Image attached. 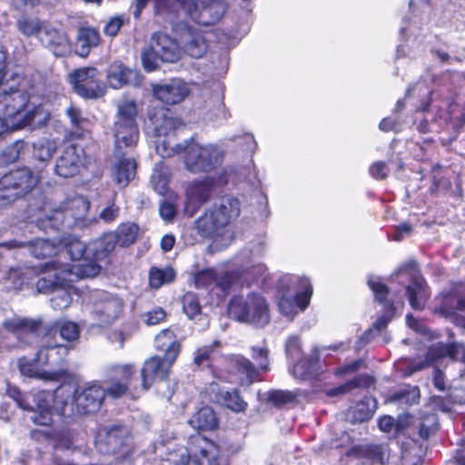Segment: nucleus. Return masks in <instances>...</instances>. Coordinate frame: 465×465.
<instances>
[{
  "mask_svg": "<svg viewBox=\"0 0 465 465\" xmlns=\"http://www.w3.org/2000/svg\"><path fill=\"white\" fill-rule=\"evenodd\" d=\"M154 347L156 351H163V356L153 355L143 361L140 371L141 388L143 391H147L156 382L169 380L171 369L182 351V344L171 328L158 332L154 338Z\"/></svg>",
  "mask_w": 465,
  "mask_h": 465,
  "instance_id": "1",
  "label": "nucleus"
},
{
  "mask_svg": "<svg viewBox=\"0 0 465 465\" xmlns=\"http://www.w3.org/2000/svg\"><path fill=\"white\" fill-rule=\"evenodd\" d=\"M241 213V203L235 197L224 196L219 204H213L195 222L198 234L205 239L217 241L227 232L228 225Z\"/></svg>",
  "mask_w": 465,
  "mask_h": 465,
  "instance_id": "2",
  "label": "nucleus"
},
{
  "mask_svg": "<svg viewBox=\"0 0 465 465\" xmlns=\"http://www.w3.org/2000/svg\"><path fill=\"white\" fill-rule=\"evenodd\" d=\"M137 116L138 106L134 100L124 101L118 106L113 126L115 156H124V149L136 147L140 135Z\"/></svg>",
  "mask_w": 465,
  "mask_h": 465,
  "instance_id": "3",
  "label": "nucleus"
},
{
  "mask_svg": "<svg viewBox=\"0 0 465 465\" xmlns=\"http://www.w3.org/2000/svg\"><path fill=\"white\" fill-rule=\"evenodd\" d=\"M89 207L90 203L81 195L66 198L49 214L38 219L37 225L45 232L71 228L85 217Z\"/></svg>",
  "mask_w": 465,
  "mask_h": 465,
  "instance_id": "4",
  "label": "nucleus"
},
{
  "mask_svg": "<svg viewBox=\"0 0 465 465\" xmlns=\"http://www.w3.org/2000/svg\"><path fill=\"white\" fill-rule=\"evenodd\" d=\"M177 153H184V163L193 173H208L219 165L224 159L223 152L216 145L202 146L197 143L184 141L174 148Z\"/></svg>",
  "mask_w": 465,
  "mask_h": 465,
  "instance_id": "5",
  "label": "nucleus"
},
{
  "mask_svg": "<svg viewBox=\"0 0 465 465\" xmlns=\"http://www.w3.org/2000/svg\"><path fill=\"white\" fill-rule=\"evenodd\" d=\"M40 176L28 167H19L0 177V207L7 206L31 193L39 183Z\"/></svg>",
  "mask_w": 465,
  "mask_h": 465,
  "instance_id": "6",
  "label": "nucleus"
},
{
  "mask_svg": "<svg viewBox=\"0 0 465 465\" xmlns=\"http://www.w3.org/2000/svg\"><path fill=\"white\" fill-rule=\"evenodd\" d=\"M186 450L176 465H228L220 461V446L201 433L189 437Z\"/></svg>",
  "mask_w": 465,
  "mask_h": 465,
  "instance_id": "7",
  "label": "nucleus"
},
{
  "mask_svg": "<svg viewBox=\"0 0 465 465\" xmlns=\"http://www.w3.org/2000/svg\"><path fill=\"white\" fill-rule=\"evenodd\" d=\"M74 93L85 100L103 97L106 91L102 74L96 67L84 66L74 69L68 75Z\"/></svg>",
  "mask_w": 465,
  "mask_h": 465,
  "instance_id": "8",
  "label": "nucleus"
},
{
  "mask_svg": "<svg viewBox=\"0 0 465 465\" xmlns=\"http://www.w3.org/2000/svg\"><path fill=\"white\" fill-rule=\"evenodd\" d=\"M137 369L134 363L114 364L107 368L104 383L110 398L120 399L136 390Z\"/></svg>",
  "mask_w": 465,
  "mask_h": 465,
  "instance_id": "9",
  "label": "nucleus"
},
{
  "mask_svg": "<svg viewBox=\"0 0 465 465\" xmlns=\"http://www.w3.org/2000/svg\"><path fill=\"white\" fill-rule=\"evenodd\" d=\"M107 391L99 381H90L78 386L73 394V404L77 413L91 415L97 413L103 406Z\"/></svg>",
  "mask_w": 465,
  "mask_h": 465,
  "instance_id": "10",
  "label": "nucleus"
},
{
  "mask_svg": "<svg viewBox=\"0 0 465 465\" xmlns=\"http://www.w3.org/2000/svg\"><path fill=\"white\" fill-rule=\"evenodd\" d=\"M130 435V430L125 425L103 426L97 430L95 446L104 454L115 455L127 446Z\"/></svg>",
  "mask_w": 465,
  "mask_h": 465,
  "instance_id": "11",
  "label": "nucleus"
},
{
  "mask_svg": "<svg viewBox=\"0 0 465 465\" xmlns=\"http://www.w3.org/2000/svg\"><path fill=\"white\" fill-rule=\"evenodd\" d=\"M172 112L165 106H150L147 110V121L156 137L166 136L170 133L185 125L181 118L171 115Z\"/></svg>",
  "mask_w": 465,
  "mask_h": 465,
  "instance_id": "12",
  "label": "nucleus"
},
{
  "mask_svg": "<svg viewBox=\"0 0 465 465\" xmlns=\"http://www.w3.org/2000/svg\"><path fill=\"white\" fill-rule=\"evenodd\" d=\"M226 372L231 378H235L241 386H250L258 381L260 371L254 363L241 354H233L228 357Z\"/></svg>",
  "mask_w": 465,
  "mask_h": 465,
  "instance_id": "13",
  "label": "nucleus"
},
{
  "mask_svg": "<svg viewBox=\"0 0 465 465\" xmlns=\"http://www.w3.org/2000/svg\"><path fill=\"white\" fill-rule=\"evenodd\" d=\"M179 37L184 52L193 58L202 57L207 51V41L203 31L187 22L179 25Z\"/></svg>",
  "mask_w": 465,
  "mask_h": 465,
  "instance_id": "14",
  "label": "nucleus"
},
{
  "mask_svg": "<svg viewBox=\"0 0 465 465\" xmlns=\"http://www.w3.org/2000/svg\"><path fill=\"white\" fill-rule=\"evenodd\" d=\"M152 93L155 99L165 105H174L182 103L190 94V90L183 82L172 80L169 84H152Z\"/></svg>",
  "mask_w": 465,
  "mask_h": 465,
  "instance_id": "15",
  "label": "nucleus"
},
{
  "mask_svg": "<svg viewBox=\"0 0 465 465\" xmlns=\"http://www.w3.org/2000/svg\"><path fill=\"white\" fill-rule=\"evenodd\" d=\"M82 163L78 146L71 143L64 147L61 155L56 160L54 171L60 177H74L79 173Z\"/></svg>",
  "mask_w": 465,
  "mask_h": 465,
  "instance_id": "16",
  "label": "nucleus"
},
{
  "mask_svg": "<svg viewBox=\"0 0 465 465\" xmlns=\"http://www.w3.org/2000/svg\"><path fill=\"white\" fill-rule=\"evenodd\" d=\"M213 402L235 414H244L249 408L238 388H218L213 394Z\"/></svg>",
  "mask_w": 465,
  "mask_h": 465,
  "instance_id": "17",
  "label": "nucleus"
},
{
  "mask_svg": "<svg viewBox=\"0 0 465 465\" xmlns=\"http://www.w3.org/2000/svg\"><path fill=\"white\" fill-rule=\"evenodd\" d=\"M39 38L55 56L63 57L70 54V40L64 32L51 26H44Z\"/></svg>",
  "mask_w": 465,
  "mask_h": 465,
  "instance_id": "18",
  "label": "nucleus"
},
{
  "mask_svg": "<svg viewBox=\"0 0 465 465\" xmlns=\"http://www.w3.org/2000/svg\"><path fill=\"white\" fill-rule=\"evenodd\" d=\"M377 408L378 402L376 398L371 395H364L348 409L351 423L361 424L371 420Z\"/></svg>",
  "mask_w": 465,
  "mask_h": 465,
  "instance_id": "19",
  "label": "nucleus"
},
{
  "mask_svg": "<svg viewBox=\"0 0 465 465\" xmlns=\"http://www.w3.org/2000/svg\"><path fill=\"white\" fill-rule=\"evenodd\" d=\"M101 43L100 33L97 29L89 26H81L75 39V54L81 57H87L91 50Z\"/></svg>",
  "mask_w": 465,
  "mask_h": 465,
  "instance_id": "20",
  "label": "nucleus"
},
{
  "mask_svg": "<svg viewBox=\"0 0 465 465\" xmlns=\"http://www.w3.org/2000/svg\"><path fill=\"white\" fill-rule=\"evenodd\" d=\"M349 457L366 460L371 464H384L385 452L381 444H357L346 452Z\"/></svg>",
  "mask_w": 465,
  "mask_h": 465,
  "instance_id": "21",
  "label": "nucleus"
},
{
  "mask_svg": "<svg viewBox=\"0 0 465 465\" xmlns=\"http://www.w3.org/2000/svg\"><path fill=\"white\" fill-rule=\"evenodd\" d=\"M4 328L13 333H25L34 335H45V330L48 326H45L40 319L22 318L18 320H7L3 323Z\"/></svg>",
  "mask_w": 465,
  "mask_h": 465,
  "instance_id": "22",
  "label": "nucleus"
},
{
  "mask_svg": "<svg viewBox=\"0 0 465 465\" xmlns=\"http://www.w3.org/2000/svg\"><path fill=\"white\" fill-rule=\"evenodd\" d=\"M63 263L57 261L52 260L38 267L37 273L54 272V279L41 277L37 280L35 285L37 291L42 293H49L54 292L60 284L57 282L59 279V272L63 271Z\"/></svg>",
  "mask_w": 465,
  "mask_h": 465,
  "instance_id": "23",
  "label": "nucleus"
},
{
  "mask_svg": "<svg viewBox=\"0 0 465 465\" xmlns=\"http://www.w3.org/2000/svg\"><path fill=\"white\" fill-rule=\"evenodd\" d=\"M189 424L203 431H213L219 428L220 420L215 411L208 405L201 407L189 420Z\"/></svg>",
  "mask_w": 465,
  "mask_h": 465,
  "instance_id": "24",
  "label": "nucleus"
},
{
  "mask_svg": "<svg viewBox=\"0 0 465 465\" xmlns=\"http://www.w3.org/2000/svg\"><path fill=\"white\" fill-rule=\"evenodd\" d=\"M158 57L166 62H174L178 58L174 52L156 43L155 46L144 50L142 54V63L146 72H153L158 67Z\"/></svg>",
  "mask_w": 465,
  "mask_h": 465,
  "instance_id": "25",
  "label": "nucleus"
},
{
  "mask_svg": "<svg viewBox=\"0 0 465 465\" xmlns=\"http://www.w3.org/2000/svg\"><path fill=\"white\" fill-rule=\"evenodd\" d=\"M70 120L71 131L70 136L75 139H83L91 134L92 123L83 115L80 108L71 104L65 111Z\"/></svg>",
  "mask_w": 465,
  "mask_h": 465,
  "instance_id": "26",
  "label": "nucleus"
},
{
  "mask_svg": "<svg viewBox=\"0 0 465 465\" xmlns=\"http://www.w3.org/2000/svg\"><path fill=\"white\" fill-rule=\"evenodd\" d=\"M136 72L130 69L121 61H114L107 69L106 78L110 86L119 89L132 82V77Z\"/></svg>",
  "mask_w": 465,
  "mask_h": 465,
  "instance_id": "27",
  "label": "nucleus"
},
{
  "mask_svg": "<svg viewBox=\"0 0 465 465\" xmlns=\"http://www.w3.org/2000/svg\"><path fill=\"white\" fill-rule=\"evenodd\" d=\"M51 114L42 104L34 105L32 109L23 113L22 116L14 123V127L21 129L26 126H44L50 121Z\"/></svg>",
  "mask_w": 465,
  "mask_h": 465,
  "instance_id": "28",
  "label": "nucleus"
},
{
  "mask_svg": "<svg viewBox=\"0 0 465 465\" xmlns=\"http://www.w3.org/2000/svg\"><path fill=\"white\" fill-rule=\"evenodd\" d=\"M456 312H465V297L456 298V295L448 292L441 295L439 304L433 309V312L448 319Z\"/></svg>",
  "mask_w": 465,
  "mask_h": 465,
  "instance_id": "29",
  "label": "nucleus"
},
{
  "mask_svg": "<svg viewBox=\"0 0 465 465\" xmlns=\"http://www.w3.org/2000/svg\"><path fill=\"white\" fill-rule=\"evenodd\" d=\"M119 160L114 166V180L116 184L122 187L128 185L136 173V162L134 158L116 156Z\"/></svg>",
  "mask_w": 465,
  "mask_h": 465,
  "instance_id": "30",
  "label": "nucleus"
},
{
  "mask_svg": "<svg viewBox=\"0 0 465 465\" xmlns=\"http://www.w3.org/2000/svg\"><path fill=\"white\" fill-rule=\"evenodd\" d=\"M30 253L36 259H47L58 255L61 252V244L49 239L37 238L27 243Z\"/></svg>",
  "mask_w": 465,
  "mask_h": 465,
  "instance_id": "31",
  "label": "nucleus"
},
{
  "mask_svg": "<svg viewBox=\"0 0 465 465\" xmlns=\"http://www.w3.org/2000/svg\"><path fill=\"white\" fill-rule=\"evenodd\" d=\"M420 389L418 386L411 384H404L401 388L389 393L384 402L385 403H401L407 406L417 404L420 401Z\"/></svg>",
  "mask_w": 465,
  "mask_h": 465,
  "instance_id": "32",
  "label": "nucleus"
},
{
  "mask_svg": "<svg viewBox=\"0 0 465 465\" xmlns=\"http://www.w3.org/2000/svg\"><path fill=\"white\" fill-rule=\"evenodd\" d=\"M367 284L374 294L375 301L383 305L384 312L394 314L396 307L392 300L388 299L391 292L390 288L382 282L380 278H371L367 281Z\"/></svg>",
  "mask_w": 465,
  "mask_h": 465,
  "instance_id": "33",
  "label": "nucleus"
},
{
  "mask_svg": "<svg viewBox=\"0 0 465 465\" xmlns=\"http://www.w3.org/2000/svg\"><path fill=\"white\" fill-rule=\"evenodd\" d=\"M465 355V350L460 344L452 341L449 343L438 342L430 346V356L432 360L450 358L458 361Z\"/></svg>",
  "mask_w": 465,
  "mask_h": 465,
  "instance_id": "34",
  "label": "nucleus"
},
{
  "mask_svg": "<svg viewBox=\"0 0 465 465\" xmlns=\"http://www.w3.org/2000/svg\"><path fill=\"white\" fill-rule=\"evenodd\" d=\"M175 279L176 272L170 265H167L164 268L152 266L149 270V286L153 290H158L164 284L173 283Z\"/></svg>",
  "mask_w": 465,
  "mask_h": 465,
  "instance_id": "35",
  "label": "nucleus"
},
{
  "mask_svg": "<svg viewBox=\"0 0 465 465\" xmlns=\"http://www.w3.org/2000/svg\"><path fill=\"white\" fill-rule=\"evenodd\" d=\"M213 186L212 181L202 180L194 182L189 188V202L195 207H200L210 199Z\"/></svg>",
  "mask_w": 465,
  "mask_h": 465,
  "instance_id": "36",
  "label": "nucleus"
},
{
  "mask_svg": "<svg viewBox=\"0 0 465 465\" xmlns=\"http://www.w3.org/2000/svg\"><path fill=\"white\" fill-rule=\"evenodd\" d=\"M292 375L302 381L312 380L318 376V360L304 356L292 366Z\"/></svg>",
  "mask_w": 465,
  "mask_h": 465,
  "instance_id": "37",
  "label": "nucleus"
},
{
  "mask_svg": "<svg viewBox=\"0 0 465 465\" xmlns=\"http://www.w3.org/2000/svg\"><path fill=\"white\" fill-rule=\"evenodd\" d=\"M139 226L131 222L120 223L113 232L117 239L118 245L122 248H126L134 244L139 234Z\"/></svg>",
  "mask_w": 465,
  "mask_h": 465,
  "instance_id": "38",
  "label": "nucleus"
},
{
  "mask_svg": "<svg viewBox=\"0 0 465 465\" xmlns=\"http://www.w3.org/2000/svg\"><path fill=\"white\" fill-rule=\"evenodd\" d=\"M53 331H59V334L65 341H74L80 337V329L77 323L70 321H55L45 330V336Z\"/></svg>",
  "mask_w": 465,
  "mask_h": 465,
  "instance_id": "39",
  "label": "nucleus"
},
{
  "mask_svg": "<svg viewBox=\"0 0 465 465\" xmlns=\"http://www.w3.org/2000/svg\"><path fill=\"white\" fill-rule=\"evenodd\" d=\"M59 244H61L60 253L65 252L72 261L81 260L86 252L85 243L73 235L63 237Z\"/></svg>",
  "mask_w": 465,
  "mask_h": 465,
  "instance_id": "40",
  "label": "nucleus"
},
{
  "mask_svg": "<svg viewBox=\"0 0 465 465\" xmlns=\"http://www.w3.org/2000/svg\"><path fill=\"white\" fill-rule=\"evenodd\" d=\"M118 245L117 239L113 232L103 233L95 242L94 257L97 261L106 259Z\"/></svg>",
  "mask_w": 465,
  "mask_h": 465,
  "instance_id": "41",
  "label": "nucleus"
},
{
  "mask_svg": "<svg viewBox=\"0 0 465 465\" xmlns=\"http://www.w3.org/2000/svg\"><path fill=\"white\" fill-rule=\"evenodd\" d=\"M426 286L425 279H420L410 282L406 288V296L409 303L413 310L421 311L424 308L425 300L422 299L424 288Z\"/></svg>",
  "mask_w": 465,
  "mask_h": 465,
  "instance_id": "42",
  "label": "nucleus"
},
{
  "mask_svg": "<svg viewBox=\"0 0 465 465\" xmlns=\"http://www.w3.org/2000/svg\"><path fill=\"white\" fill-rule=\"evenodd\" d=\"M299 395L298 391L271 390L267 392V401L276 409H283L295 403Z\"/></svg>",
  "mask_w": 465,
  "mask_h": 465,
  "instance_id": "43",
  "label": "nucleus"
},
{
  "mask_svg": "<svg viewBox=\"0 0 465 465\" xmlns=\"http://www.w3.org/2000/svg\"><path fill=\"white\" fill-rule=\"evenodd\" d=\"M180 302L183 312L188 319L193 320L202 314V305L197 293L188 291L181 296Z\"/></svg>",
  "mask_w": 465,
  "mask_h": 465,
  "instance_id": "44",
  "label": "nucleus"
},
{
  "mask_svg": "<svg viewBox=\"0 0 465 465\" xmlns=\"http://www.w3.org/2000/svg\"><path fill=\"white\" fill-rule=\"evenodd\" d=\"M25 146V141L20 139L5 147V149L0 152V169L16 163Z\"/></svg>",
  "mask_w": 465,
  "mask_h": 465,
  "instance_id": "45",
  "label": "nucleus"
},
{
  "mask_svg": "<svg viewBox=\"0 0 465 465\" xmlns=\"http://www.w3.org/2000/svg\"><path fill=\"white\" fill-rule=\"evenodd\" d=\"M217 281V270L213 267L203 268L193 274V282L196 289H213Z\"/></svg>",
  "mask_w": 465,
  "mask_h": 465,
  "instance_id": "46",
  "label": "nucleus"
},
{
  "mask_svg": "<svg viewBox=\"0 0 465 465\" xmlns=\"http://www.w3.org/2000/svg\"><path fill=\"white\" fill-rule=\"evenodd\" d=\"M298 283L302 288L301 292H296L292 299L294 301L295 309L301 312L306 310L309 306L311 298L312 295V286L310 280L306 277H301L298 279Z\"/></svg>",
  "mask_w": 465,
  "mask_h": 465,
  "instance_id": "47",
  "label": "nucleus"
},
{
  "mask_svg": "<svg viewBox=\"0 0 465 465\" xmlns=\"http://www.w3.org/2000/svg\"><path fill=\"white\" fill-rule=\"evenodd\" d=\"M440 429L438 417L433 413L423 414L418 425V433L421 440H427L431 435H434Z\"/></svg>",
  "mask_w": 465,
  "mask_h": 465,
  "instance_id": "48",
  "label": "nucleus"
},
{
  "mask_svg": "<svg viewBox=\"0 0 465 465\" xmlns=\"http://www.w3.org/2000/svg\"><path fill=\"white\" fill-rule=\"evenodd\" d=\"M57 149L55 141L42 138L34 143V157L41 162L49 161Z\"/></svg>",
  "mask_w": 465,
  "mask_h": 465,
  "instance_id": "49",
  "label": "nucleus"
},
{
  "mask_svg": "<svg viewBox=\"0 0 465 465\" xmlns=\"http://www.w3.org/2000/svg\"><path fill=\"white\" fill-rule=\"evenodd\" d=\"M228 310L238 321H247L250 317V306L241 296H233L230 300Z\"/></svg>",
  "mask_w": 465,
  "mask_h": 465,
  "instance_id": "50",
  "label": "nucleus"
},
{
  "mask_svg": "<svg viewBox=\"0 0 465 465\" xmlns=\"http://www.w3.org/2000/svg\"><path fill=\"white\" fill-rule=\"evenodd\" d=\"M395 275L398 276H405L408 278L409 282H412L413 281L424 279L422 276L418 263L414 260H410L405 263L401 264L399 269L396 271Z\"/></svg>",
  "mask_w": 465,
  "mask_h": 465,
  "instance_id": "51",
  "label": "nucleus"
},
{
  "mask_svg": "<svg viewBox=\"0 0 465 465\" xmlns=\"http://www.w3.org/2000/svg\"><path fill=\"white\" fill-rule=\"evenodd\" d=\"M239 276L235 272L225 271L222 273L217 272V281L215 287L221 290L223 294H228L234 283L238 282Z\"/></svg>",
  "mask_w": 465,
  "mask_h": 465,
  "instance_id": "52",
  "label": "nucleus"
},
{
  "mask_svg": "<svg viewBox=\"0 0 465 465\" xmlns=\"http://www.w3.org/2000/svg\"><path fill=\"white\" fill-rule=\"evenodd\" d=\"M130 23V17L125 14L118 15L111 17L104 26L105 35L114 37L118 35L122 26Z\"/></svg>",
  "mask_w": 465,
  "mask_h": 465,
  "instance_id": "53",
  "label": "nucleus"
},
{
  "mask_svg": "<svg viewBox=\"0 0 465 465\" xmlns=\"http://www.w3.org/2000/svg\"><path fill=\"white\" fill-rule=\"evenodd\" d=\"M39 411L35 413L32 417V420L35 424L52 428L53 422V407L48 403L45 405L38 404Z\"/></svg>",
  "mask_w": 465,
  "mask_h": 465,
  "instance_id": "54",
  "label": "nucleus"
},
{
  "mask_svg": "<svg viewBox=\"0 0 465 465\" xmlns=\"http://www.w3.org/2000/svg\"><path fill=\"white\" fill-rule=\"evenodd\" d=\"M18 29L26 36H32L37 34L40 36L44 27L38 20L25 17L18 21Z\"/></svg>",
  "mask_w": 465,
  "mask_h": 465,
  "instance_id": "55",
  "label": "nucleus"
},
{
  "mask_svg": "<svg viewBox=\"0 0 465 465\" xmlns=\"http://www.w3.org/2000/svg\"><path fill=\"white\" fill-rule=\"evenodd\" d=\"M252 358L257 362V369L262 371H269V350L266 347H251Z\"/></svg>",
  "mask_w": 465,
  "mask_h": 465,
  "instance_id": "56",
  "label": "nucleus"
},
{
  "mask_svg": "<svg viewBox=\"0 0 465 465\" xmlns=\"http://www.w3.org/2000/svg\"><path fill=\"white\" fill-rule=\"evenodd\" d=\"M220 345H221V342L219 341H214L210 345H204L201 348H198L194 351V357H193L194 364L197 365L198 367H200L201 365H203V362L208 361L211 359V357L214 351V349L219 348Z\"/></svg>",
  "mask_w": 465,
  "mask_h": 465,
  "instance_id": "57",
  "label": "nucleus"
},
{
  "mask_svg": "<svg viewBox=\"0 0 465 465\" xmlns=\"http://www.w3.org/2000/svg\"><path fill=\"white\" fill-rule=\"evenodd\" d=\"M349 381L351 390H369L370 388L374 387L377 381L374 376L368 373L358 374Z\"/></svg>",
  "mask_w": 465,
  "mask_h": 465,
  "instance_id": "58",
  "label": "nucleus"
},
{
  "mask_svg": "<svg viewBox=\"0 0 465 465\" xmlns=\"http://www.w3.org/2000/svg\"><path fill=\"white\" fill-rule=\"evenodd\" d=\"M31 439L37 441L50 444L56 440L58 434L54 428H46L45 430L35 429L31 430Z\"/></svg>",
  "mask_w": 465,
  "mask_h": 465,
  "instance_id": "59",
  "label": "nucleus"
},
{
  "mask_svg": "<svg viewBox=\"0 0 465 465\" xmlns=\"http://www.w3.org/2000/svg\"><path fill=\"white\" fill-rule=\"evenodd\" d=\"M6 394L16 402L19 408L23 410H32V406L26 401L25 396L18 387L11 383H7Z\"/></svg>",
  "mask_w": 465,
  "mask_h": 465,
  "instance_id": "60",
  "label": "nucleus"
},
{
  "mask_svg": "<svg viewBox=\"0 0 465 465\" xmlns=\"http://www.w3.org/2000/svg\"><path fill=\"white\" fill-rule=\"evenodd\" d=\"M280 312L284 316L293 317L298 313L292 296L282 294L277 302Z\"/></svg>",
  "mask_w": 465,
  "mask_h": 465,
  "instance_id": "61",
  "label": "nucleus"
},
{
  "mask_svg": "<svg viewBox=\"0 0 465 465\" xmlns=\"http://www.w3.org/2000/svg\"><path fill=\"white\" fill-rule=\"evenodd\" d=\"M145 317L144 323L148 326H152L165 322L167 313L162 307L156 306L147 312Z\"/></svg>",
  "mask_w": 465,
  "mask_h": 465,
  "instance_id": "62",
  "label": "nucleus"
},
{
  "mask_svg": "<svg viewBox=\"0 0 465 465\" xmlns=\"http://www.w3.org/2000/svg\"><path fill=\"white\" fill-rule=\"evenodd\" d=\"M159 213L165 222H172L177 213V207L173 203L163 201L159 207Z\"/></svg>",
  "mask_w": 465,
  "mask_h": 465,
  "instance_id": "63",
  "label": "nucleus"
},
{
  "mask_svg": "<svg viewBox=\"0 0 465 465\" xmlns=\"http://www.w3.org/2000/svg\"><path fill=\"white\" fill-rule=\"evenodd\" d=\"M371 176L376 180H384L388 176V169L385 162H374L369 168Z\"/></svg>",
  "mask_w": 465,
  "mask_h": 465,
  "instance_id": "64",
  "label": "nucleus"
}]
</instances>
